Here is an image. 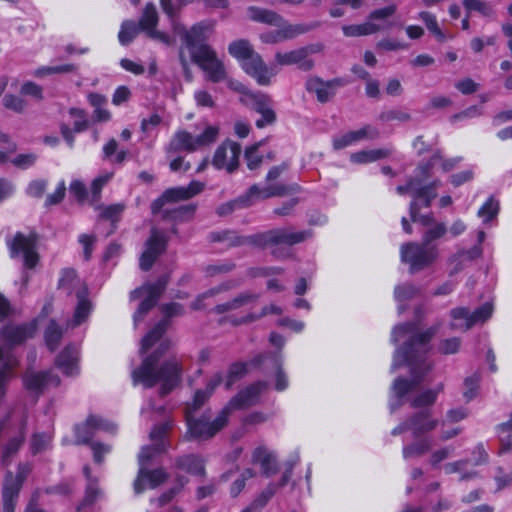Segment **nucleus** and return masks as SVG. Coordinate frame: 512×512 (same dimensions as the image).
Here are the masks:
<instances>
[{
    "label": "nucleus",
    "mask_w": 512,
    "mask_h": 512,
    "mask_svg": "<svg viewBox=\"0 0 512 512\" xmlns=\"http://www.w3.org/2000/svg\"><path fill=\"white\" fill-rule=\"evenodd\" d=\"M437 330V327H431L423 332H418V325L416 323L397 325L394 328L391 337L394 343L406 337H409V340L403 347L396 350L391 368L396 370L400 366L408 364L412 366V378L411 380L404 378L395 379L392 391L397 398V402L390 404L391 412L400 407L402 404L401 399L421 383L424 373L419 374L415 365L429 350V342Z\"/></svg>",
    "instance_id": "f257e3e1"
},
{
    "label": "nucleus",
    "mask_w": 512,
    "mask_h": 512,
    "mask_svg": "<svg viewBox=\"0 0 512 512\" xmlns=\"http://www.w3.org/2000/svg\"><path fill=\"white\" fill-rule=\"evenodd\" d=\"M168 349L169 343L162 341L151 354L143 358L141 366L132 371L134 385L142 384L145 388H151L160 383V393L165 395L180 383V360L176 356L163 359Z\"/></svg>",
    "instance_id": "f03ea898"
},
{
    "label": "nucleus",
    "mask_w": 512,
    "mask_h": 512,
    "mask_svg": "<svg viewBox=\"0 0 512 512\" xmlns=\"http://www.w3.org/2000/svg\"><path fill=\"white\" fill-rule=\"evenodd\" d=\"M168 425L160 424L155 426L150 432L151 445L141 448L138 455L139 471L134 481V491L136 494L142 493L146 488L154 489L167 479V473L161 469L147 470L146 466L157 455L166 450L164 436Z\"/></svg>",
    "instance_id": "7ed1b4c3"
},
{
    "label": "nucleus",
    "mask_w": 512,
    "mask_h": 512,
    "mask_svg": "<svg viewBox=\"0 0 512 512\" xmlns=\"http://www.w3.org/2000/svg\"><path fill=\"white\" fill-rule=\"evenodd\" d=\"M162 11L168 17L174 39H179V63L185 77L191 78L190 64L192 63V29L180 22L182 9L189 5L190 0H159Z\"/></svg>",
    "instance_id": "20e7f679"
},
{
    "label": "nucleus",
    "mask_w": 512,
    "mask_h": 512,
    "mask_svg": "<svg viewBox=\"0 0 512 512\" xmlns=\"http://www.w3.org/2000/svg\"><path fill=\"white\" fill-rule=\"evenodd\" d=\"M311 236L310 231H294L292 228H276L248 236L250 245L259 248L275 247L271 253L276 258L283 256L280 245L292 246L301 243Z\"/></svg>",
    "instance_id": "39448f33"
},
{
    "label": "nucleus",
    "mask_w": 512,
    "mask_h": 512,
    "mask_svg": "<svg viewBox=\"0 0 512 512\" xmlns=\"http://www.w3.org/2000/svg\"><path fill=\"white\" fill-rule=\"evenodd\" d=\"M194 64L203 72L206 81L219 83L226 79V66L209 44L194 45Z\"/></svg>",
    "instance_id": "423d86ee"
},
{
    "label": "nucleus",
    "mask_w": 512,
    "mask_h": 512,
    "mask_svg": "<svg viewBox=\"0 0 512 512\" xmlns=\"http://www.w3.org/2000/svg\"><path fill=\"white\" fill-rule=\"evenodd\" d=\"M32 471V465L28 462L17 466L16 474L7 471L2 484L3 512H15L20 491L24 481Z\"/></svg>",
    "instance_id": "0eeeda50"
},
{
    "label": "nucleus",
    "mask_w": 512,
    "mask_h": 512,
    "mask_svg": "<svg viewBox=\"0 0 512 512\" xmlns=\"http://www.w3.org/2000/svg\"><path fill=\"white\" fill-rule=\"evenodd\" d=\"M167 283L168 277L164 275L161 276L156 282L146 283L130 293V298L132 300H136L144 296V299L141 301L137 311L133 315L135 326H137L138 323L144 319L148 311H150L156 305L159 297L164 292Z\"/></svg>",
    "instance_id": "6e6552de"
},
{
    "label": "nucleus",
    "mask_w": 512,
    "mask_h": 512,
    "mask_svg": "<svg viewBox=\"0 0 512 512\" xmlns=\"http://www.w3.org/2000/svg\"><path fill=\"white\" fill-rule=\"evenodd\" d=\"M401 261L409 264L410 272H418L432 264L439 256L436 246L415 242L405 243L400 248Z\"/></svg>",
    "instance_id": "1a4fd4ad"
},
{
    "label": "nucleus",
    "mask_w": 512,
    "mask_h": 512,
    "mask_svg": "<svg viewBox=\"0 0 512 512\" xmlns=\"http://www.w3.org/2000/svg\"><path fill=\"white\" fill-rule=\"evenodd\" d=\"M7 246L11 258H21L26 268L35 267L38 262V254L36 252V242L32 236H26L18 232L12 239L7 240Z\"/></svg>",
    "instance_id": "9d476101"
},
{
    "label": "nucleus",
    "mask_w": 512,
    "mask_h": 512,
    "mask_svg": "<svg viewBox=\"0 0 512 512\" xmlns=\"http://www.w3.org/2000/svg\"><path fill=\"white\" fill-rule=\"evenodd\" d=\"M321 50V44H311L287 52L278 51L274 59L278 66L298 65L299 69L309 71L314 67V61L308 56Z\"/></svg>",
    "instance_id": "9b49d317"
},
{
    "label": "nucleus",
    "mask_w": 512,
    "mask_h": 512,
    "mask_svg": "<svg viewBox=\"0 0 512 512\" xmlns=\"http://www.w3.org/2000/svg\"><path fill=\"white\" fill-rule=\"evenodd\" d=\"M100 431L114 434L117 431V426L99 416L90 415L84 423L75 426L76 442L78 444H88L94 435Z\"/></svg>",
    "instance_id": "f8f14e48"
},
{
    "label": "nucleus",
    "mask_w": 512,
    "mask_h": 512,
    "mask_svg": "<svg viewBox=\"0 0 512 512\" xmlns=\"http://www.w3.org/2000/svg\"><path fill=\"white\" fill-rule=\"evenodd\" d=\"M316 24H292L289 22L276 26L278 29L266 31L259 35L262 43L277 44L283 41L292 40L302 34L308 33L314 29Z\"/></svg>",
    "instance_id": "ddd939ff"
},
{
    "label": "nucleus",
    "mask_w": 512,
    "mask_h": 512,
    "mask_svg": "<svg viewBox=\"0 0 512 512\" xmlns=\"http://www.w3.org/2000/svg\"><path fill=\"white\" fill-rule=\"evenodd\" d=\"M241 145L234 141H224L215 151L213 166L217 169H225L229 173L235 171L239 165Z\"/></svg>",
    "instance_id": "4468645a"
},
{
    "label": "nucleus",
    "mask_w": 512,
    "mask_h": 512,
    "mask_svg": "<svg viewBox=\"0 0 512 512\" xmlns=\"http://www.w3.org/2000/svg\"><path fill=\"white\" fill-rule=\"evenodd\" d=\"M440 181H434L429 185H422L418 179H411L406 185H401L396 188V191L400 195L410 193L413 200H423L424 207H430L433 199L436 198V189L440 185Z\"/></svg>",
    "instance_id": "2eb2a0df"
},
{
    "label": "nucleus",
    "mask_w": 512,
    "mask_h": 512,
    "mask_svg": "<svg viewBox=\"0 0 512 512\" xmlns=\"http://www.w3.org/2000/svg\"><path fill=\"white\" fill-rule=\"evenodd\" d=\"M227 423V411H223V409L213 420L206 416H202L194 420V439L208 440L222 430Z\"/></svg>",
    "instance_id": "dca6fc26"
},
{
    "label": "nucleus",
    "mask_w": 512,
    "mask_h": 512,
    "mask_svg": "<svg viewBox=\"0 0 512 512\" xmlns=\"http://www.w3.org/2000/svg\"><path fill=\"white\" fill-rule=\"evenodd\" d=\"M23 382L27 390L39 394L47 387L59 386L61 380L50 370L42 372L28 370L23 376Z\"/></svg>",
    "instance_id": "f3484780"
},
{
    "label": "nucleus",
    "mask_w": 512,
    "mask_h": 512,
    "mask_svg": "<svg viewBox=\"0 0 512 512\" xmlns=\"http://www.w3.org/2000/svg\"><path fill=\"white\" fill-rule=\"evenodd\" d=\"M266 387V382H257L248 386L233 397L223 408V411H227V416L229 417L233 410L246 408L255 404L258 396L264 389H266Z\"/></svg>",
    "instance_id": "a211bd4d"
},
{
    "label": "nucleus",
    "mask_w": 512,
    "mask_h": 512,
    "mask_svg": "<svg viewBox=\"0 0 512 512\" xmlns=\"http://www.w3.org/2000/svg\"><path fill=\"white\" fill-rule=\"evenodd\" d=\"M165 235L153 230L150 238L146 242V248L140 257V267L144 271H148L154 264L156 258L165 250Z\"/></svg>",
    "instance_id": "6ab92c4d"
},
{
    "label": "nucleus",
    "mask_w": 512,
    "mask_h": 512,
    "mask_svg": "<svg viewBox=\"0 0 512 512\" xmlns=\"http://www.w3.org/2000/svg\"><path fill=\"white\" fill-rule=\"evenodd\" d=\"M36 328L35 321L21 325L8 324L2 328L0 336L6 344L15 346L32 338L36 332Z\"/></svg>",
    "instance_id": "aec40b11"
},
{
    "label": "nucleus",
    "mask_w": 512,
    "mask_h": 512,
    "mask_svg": "<svg viewBox=\"0 0 512 512\" xmlns=\"http://www.w3.org/2000/svg\"><path fill=\"white\" fill-rule=\"evenodd\" d=\"M192 197V181L185 187H173L165 190L161 196L151 204L152 214H158L165 205L176 204Z\"/></svg>",
    "instance_id": "412c9836"
},
{
    "label": "nucleus",
    "mask_w": 512,
    "mask_h": 512,
    "mask_svg": "<svg viewBox=\"0 0 512 512\" xmlns=\"http://www.w3.org/2000/svg\"><path fill=\"white\" fill-rule=\"evenodd\" d=\"M241 68L261 86L270 85L271 78L274 76V73L268 68L261 55L257 52L243 62Z\"/></svg>",
    "instance_id": "4be33fe9"
},
{
    "label": "nucleus",
    "mask_w": 512,
    "mask_h": 512,
    "mask_svg": "<svg viewBox=\"0 0 512 512\" xmlns=\"http://www.w3.org/2000/svg\"><path fill=\"white\" fill-rule=\"evenodd\" d=\"M55 366L67 377H75L80 372L79 350L76 345H67L56 357Z\"/></svg>",
    "instance_id": "5701e85b"
},
{
    "label": "nucleus",
    "mask_w": 512,
    "mask_h": 512,
    "mask_svg": "<svg viewBox=\"0 0 512 512\" xmlns=\"http://www.w3.org/2000/svg\"><path fill=\"white\" fill-rule=\"evenodd\" d=\"M298 190L297 185L286 186L284 184L269 185L266 187H259L257 184L252 185L247 193L244 195L250 205L254 200L267 199L272 197H281Z\"/></svg>",
    "instance_id": "b1692460"
},
{
    "label": "nucleus",
    "mask_w": 512,
    "mask_h": 512,
    "mask_svg": "<svg viewBox=\"0 0 512 512\" xmlns=\"http://www.w3.org/2000/svg\"><path fill=\"white\" fill-rule=\"evenodd\" d=\"M378 137V129L371 125H366L358 130L349 131L341 136L335 137L333 139V147L336 150H340L361 140H373L377 139Z\"/></svg>",
    "instance_id": "393cba45"
},
{
    "label": "nucleus",
    "mask_w": 512,
    "mask_h": 512,
    "mask_svg": "<svg viewBox=\"0 0 512 512\" xmlns=\"http://www.w3.org/2000/svg\"><path fill=\"white\" fill-rule=\"evenodd\" d=\"M342 85L343 82L340 79L325 82L318 77H312L307 80L306 89L314 93L319 102L325 103L334 96L336 88Z\"/></svg>",
    "instance_id": "a878e982"
},
{
    "label": "nucleus",
    "mask_w": 512,
    "mask_h": 512,
    "mask_svg": "<svg viewBox=\"0 0 512 512\" xmlns=\"http://www.w3.org/2000/svg\"><path fill=\"white\" fill-rule=\"evenodd\" d=\"M252 463L259 464L262 473L270 477L278 472V464L274 452L268 450L264 445H260L252 452Z\"/></svg>",
    "instance_id": "bb28decb"
},
{
    "label": "nucleus",
    "mask_w": 512,
    "mask_h": 512,
    "mask_svg": "<svg viewBox=\"0 0 512 512\" xmlns=\"http://www.w3.org/2000/svg\"><path fill=\"white\" fill-rule=\"evenodd\" d=\"M17 357L10 351L0 347V400L5 395V385L12 377L14 369L18 366Z\"/></svg>",
    "instance_id": "cd10ccee"
},
{
    "label": "nucleus",
    "mask_w": 512,
    "mask_h": 512,
    "mask_svg": "<svg viewBox=\"0 0 512 512\" xmlns=\"http://www.w3.org/2000/svg\"><path fill=\"white\" fill-rule=\"evenodd\" d=\"M247 11L249 18L254 22L263 23L274 27L288 22L284 19V17L273 10L251 6Z\"/></svg>",
    "instance_id": "c85d7f7f"
},
{
    "label": "nucleus",
    "mask_w": 512,
    "mask_h": 512,
    "mask_svg": "<svg viewBox=\"0 0 512 512\" xmlns=\"http://www.w3.org/2000/svg\"><path fill=\"white\" fill-rule=\"evenodd\" d=\"M88 289L87 287H81L77 290V306L73 315L72 320L68 323V326L76 327L82 324L89 316L92 306L91 302L87 299Z\"/></svg>",
    "instance_id": "c756f323"
},
{
    "label": "nucleus",
    "mask_w": 512,
    "mask_h": 512,
    "mask_svg": "<svg viewBox=\"0 0 512 512\" xmlns=\"http://www.w3.org/2000/svg\"><path fill=\"white\" fill-rule=\"evenodd\" d=\"M410 430L414 436L426 434L436 428L438 420L433 419L429 412L421 411L416 413L410 419Z\"/></svg>",
    "instance_id": "7c9ffc66"
},
{
    "label": "nucleus",
    "mask_w": 512,
    "mask_h": 512,
    "mask_svg": "<svg viewBox=\"0 0 512 512\" xmlns=\"http://www.w3.org/2000/svg\"><path fill=\"white\" fill-rule=\"evenodd\" d=\"M26 423H27V418L25 417L23 422H22L19 435L15 436V437H12L4 445V447L2 449V453H1V461H2L3 465H9L10 464L12 457L18 452V450L20 449V447L24 443Z\"/></svg>",
    "instance_id": "2f4dec72"
},
{
    "label": "nucleus",
    "mask_w": 512,
    "mask_h": 512,
    "mask_svg": "<svg viewBox=\"0 0 512 512\" xmlns=\"http://www.w3.org/2000/svg\"><path fill=\"white\" fill-rule=\"evenodd\" d=\"M240 102L251 107L259 114L272 108L271 97L262 92H251L250 94H247L246 97H240Z\"/></svg>",
    "instance_id": "473e14b6"
},
{
    "label": "nucleus",
    "mask_w": 512,
    "mask_h": 512,
    "mask_svg": "<svg viewBox=\"0 0 512 512\" xmlns=\"http://www.w3.org/2000/svg\"><path fill=\"white\" fill-rule=\"evenodd\" d=\"M228 52L240 62V65L256 53L251 43L246 39L232 41L228 45Z\"/></svg>",
    "instance_id": "72a5a7b5"
},
{
    "label": "nucleus",
    "mask_w": 512,
    "mask_h": 512,
    "mask_svg": "<svg viewBox=\"0 0 512 512\" xmlns=\"http://www.w3.org/2000/svg\"><path fill=\"white\" fill-rule=\"evenodd\" d=\"M209 241L224 243L226 247H236L250 244V241H248V236H238L235 232L227 230L210 233Z\"/></svg>",
    "instance_id": "f704fd0d"
},
{
    "label": "nucleus",
    "mask_w": 512,
    "mask_h": 512,
    "mask_svg": "<svg viewBox=\"0 0 512 512\" xmlns=\"http://www.w3.org/2000/svg\"><path fill=\"white\" fill-rule=\"evenodd\" d=\"M383 28L381 24L367 21L362 24L343 26L342 31L346 37H358L374 34Z\"/></svg>",
    "instance_id": "c9c22d12"
},
{
    "label": "nucleus",
    "mask_w": 512,
    "mask_h": 512,
    "mask_svg": "<svg viewBox=\"0 0 512 512\" xmlns=\"http://www.w3.org/2000/svg\"><path fill=\"white\" fill-rule=\"evenodd\" d=\"M168 325L167 319H163L158 322L155 327L150 330L141 341L140 353L141 355L146 354L150 348H152L164 334Z\"/></svg>",
    "instance_id": "e433bc0d"
},
{
    "label": "nucleus",
    "mask_w": 512,
    "mask_h": 512,
    "mask_svg": "<svg viewBox=\"0 0 512 512\" xmlns=\"http://www.w3.org/2000/svg\"><path fill=\"white\" fill-rule=\"evenodd\" d=\"M159 21L158 12L153 3H148L145 6L143 14L139 20L138 26L141 30H143L147 36L156 29V26Z\"/></svg>",
    "instance_id": "4c0bfd02"
},
{
    "label": "nucleus",
    "mask_w": 512,
    "mask_h": 512,
    "mask_svg": "<svg viewBox=\"0 0 512 512\" xmlns=\"http://www.w3.org/2000/svg\"><path fill=\"white\" fill-rule=\"evenodd\" d=\"M58 285L59 288L66 291L68 294L75 293L76 295L77 290L81 287H86V285L77 277L76 272L73 269H64L62 271Z\"/></svg>",
    "instance_id": "58836bf2"
},
{
    "label": "nucleus",
    "mask_w": 512,
    "mask_h": 512,
    "mask_svg": "<svg viewBox=\"0 0 512 512\" xmlns=\"http://www.w3.org/2000/svg\"><path fill=\"white\" fill-rule=\"evenodd\" d=\"M215 26V20H204L194 25V45L208 44L207 40L213 35Z\"/></svg>",
    "instance_id": "ea45409f"
},
{
    "label": "nucleus",
    "mask_w": 512,
    "mask_h": 512,
    "mask_svg": "<svg viewBox=\"0 0 512 512\" xmlns=\"http://www.w3.org/2000/svg\"><path fill=\"white\" fill-rule=\"evenodd\" d=\"M219 135L218 125H207L194 135V150L213 144Z\"/></svg>",
    "instance_id": "a19ab883"
},
{
    "label": "nucleus",
    "mask_w": 512,
    "mask_h": 512,
    "mask_svg": "<svg viewBox=\"0 0 512 512\" xmlns=\"http://www.w3.org/2000/svg\"><path fill=\"white\" fill-rule=\"evenodd\" d=\"M390 153L391 152L388 149L359 151V152L353 153L350 156V160L353 163L366 164V163L377 161L379 159L386 158L390 155Z\"/></svg>",
    "instance_id": "79ce46f5"
},
{
    "label": "nucleus",
    "mask_w": 512,
    "mask_h": 512,
    "mask_svg": "<svg viewBox=\"0 0 512 512\" xmlns=\"http://www.w3.org/2000/svg\"><path fill=\"white\" fill-rule=\"evenodd\" d=\"M63 336V329L59 324L54 320H50L48 326L44 332V340L47 348L50 351H54Z\"/></svg>",
    "instance_id": "37998d69"
},
{
    "label": "nucleus",
    "mask_w": 512,
    "mask_h": 512,
    "mask_svg": "<svg viewBox=\"0 0 512 512\" xmlns=\"http://www.w3.org/2000/svg\"><path fill=\"white\" fill-rule=\"evenodd\" d=\"M221 376L214 375L207 383L205 389H199L194 393V410L200 408L211 397L215 388L220 384Z\"/></svg>",
    "instance_id": "c03bdc74"
},
{
    "label": "nucleus",
    "mask_w": 512,
    "mask_h": 512,
    "mask_svg": "<svg viewBox=\"0 0 512 512\" xmlns=\"http://www.w3.org/2000/svg\"><path fill=\"white\" fill-rule=\"evenodd\" d=\"M497 433L501 443L499 454L512 451V415L507 422L497 426Z\"/></svg>",
    "instance_id": "a18cd8bd"
},
{
    "label": "nucleus",
    "mask_w": 512,
    "mask_h": 512,
    "mask_svg": "<svg viewBox=\"0 0 512 512\" xmlns=\"http://www.w3.org/2000/svg\"><path fill=\"white\" fill-rule=\"evenodd\" d=\"M192 150V136L188 132H178L175 134L169 146L167 148V152L171 154L172 152H182V151H191Z\"/></svg>",
    "instance_id": "49530a36"
},
{
    "label": "nucleus",
    "mask_w": 512,
    "mask_h": 512,
    "mask_svg": "<svg viewBox=\"0 0 512 512\" xmlns=\"http://www.w3.org/2000/svg\"><path fill=\"white\" fill-rule=\"evenodd\" d=\"M264 144V140L247 146L244 151V159L249 170L258 169L263 162V155L259 154V148Z\"/></svg>",
    "instance_id": "de8ad7c7"
},
{
    "label": "nucleus",
    "mask_w": 512,
    "mask_h": 512,
    "mask_svg": "<svg viewBox=\"0 0 512 512\" xmlns=\"http://www.w3.org/2000/svg\"><path fill=\"white\" fill-rule=\"evenodd\" d=\"M141 29L138 24L132 20H125L121 24L120 31L118 33V39L121 45L126 46L130 44L133 39L137 36Z\"/></svg>",
    "instance_id": "09e8293b"
},
{
    "label": "nucleus",
    "mask_w": 512,
    "mask_h": 512,
    "mask_svg": "<svg viewBox=\"0 0 512 512\" xmlns=\"http://www.w3.org/2000/svg\"><path fill=\"white\" fill-rule=\"evenodd\" d=\"M450 316L453 319L451 323L452 329H457L461 331H467L470 328H466L465 325L468 322H471V312L464 307H457L450 311Z\"/></svg>",
    "instance_id": "8fccbe9b"
},
{
    "label": "nucleus",
    "mask_w": 512,
    "mask_h": 512,
    "mask_svg": "<svg viewBox=\"0 0 512 512\" xmlns=\"http://www.w3.org/2000/svg\"><path fill=\"white\" fill-rule=\"evenodd\" d=\"M432 446V442L429 438H423L417 442H414L403 448V457L405 459L411 457H418L427 453Z\"/></svg>",
    "instance_id": "3c124183"
},
{
    "label": "nucleus",
    "mask_w": 512,
    "mask_h": 512,
    "mask_svg": "<svg viewBox=\"0 0 512 512\" xmlns=\"http://www.w3.org/2000/svg\"><path fill=\"white\" fill-rule=\"evenodd\" d=\"M52 434L47 432L34 433L31 437L30 449L33 455L48 450L51 446Z\"/></svg>",
    "instance_id": "603ef678"
},
{
    "label": "nucleus",
    "mask_w": 512,
    "mask_h": 512,
    "mask_svg": "<svg viewBox=\"0 0 512 512\" xmlns=\"http://www.w3.org/2000/svg\"><path fill=\"white\" fill-rule=\"evenodd\" d=\"M442 390L443 384H439L435 389H428L422 392L411 401V406L413 408H419L432 405L436 401L438 393Z\"/></svg>",
    "instance_id": "864d4df0"
},
{
    "label": "nucleus",
    "mask_w": 512,
    "mask_h": 512,
    "mask_svg": "<svg viewBox=\"0 0 512 512\" xmlns=\"http://www.w3.org/2000/svg\"><path fill=\"white\" fill-rule=\"evenodd\" d=\"M493 304L490 302L484 303L482 306H480L475 311L471 312V322H468L465 327L466 328H472L477 323H484L486 322L493 314Z\"/></svg>",
    "instance_id": "5fc2aeb1"
},
{
    "label": "nucleus",
    "mask_w": 512,
    "mask_h": 512,
    "mask_svg": "<svg viewBox=\"0 0 512 512\" xmlns=\"http://www.w3.org/2000/svg\"><path fill=\"white\" fill-rule=\"evenodd\" d=\"M463 6L467 12L476 11L483 17H493L495 11L492 6L483 0H463Z\"/></svg>",
    "instance_id": "6e6d98bb"
},
{
    "label": "nucleus",
    "mask_w": 512,
    "mask_h": 512,
    "mask_svg": "<svg viewBox=\"0 0 512 512\" xmlns=\"http://www.w3.org/2000/svg\"><path fill=\"white\" fill-rule=\"evenodd\" d=\"M424 206L423 200H412L409 206L410 217L413 222L420 223L423 226H429L434 223L432 214L421 215L420 209Z\"/></svg>",
    "instance_id": "4d7b16f0"
},
{
    "label": "nucleus",
    "mask_w": 512,
    "mask_h": 512,
    "mask_svg": "<svg viewBox=\"0 0 512 512\" xmlns=\"http://www.w3.org/2000/svg\"><path fill=\"white\" fill-rule=\"evenodd\" d=\"M75 69L76 66L73 64L42 66L35 71V76L44 77L52 74L70 73L75 71Z\"/></svg>",
    "instance_id": "13d9d810"
},
{
    "label": "nucleus",
    "mask_w": 512,
    "mask_h": 512,
    "mask_svg": "<svg viewBox=\"0 0 512 512\" xmlns=\"http://www.w3.org/2000/svg\"><path fill=\"white\" fill-rule=\"evenodd\" d=\"M499 212V202L490 197L478 210V216L483 219L484 222H488L497 216Z\"/></svg>",
    "instance_id": "bf43d9fd"
},
{
    "label": "nucleus",
    "mask_w": 512,
    "mask_h": 512,
    "mask_svg": "<svg viewBox=\"0 0 512 512\" xmlns=\"http://www.w3.org/2000/svg\"><path fill=\"white\" fill-rule=\"evenodd\" d=\"M247 372V366L245 363H234L229 367L225 386L230 389L232 385L241 379Z\"/></svg>",
    "instance_id": "052dcab7"
},
{
    "label": "nucleus",
    "mask_w": 512,
    "mask_h": 512,
    "mask_svg": "<svg viewBox=\"0 0 512 512\" xmlns=\"http://www.w3.org/2000/svg\"><path fill=\"white\" fill-rule=\"evenodd\" d=\"M83 472L87 478V488H86V495H85V498H84V501H83V505H89V504H92L98 493H99V490H98V487L96 485V481L93 480L90 476V468L88 466H85L83 468Z\"/></svg>",
    "instance_id": "680f3d73"
},
{
    "label": "nucleus",
    "mask_w": 512,
    "mask_h": 512,
    "mask_svg": "<svg viewBox=\"0 0 512 512\" xmlns=\"http://www.w3.org/2000/svg\"><path fill=\"white\" fill-rule=\"evenodd\" d=\"M419 19H421L425 23L427 29L431 33H433L438 39H444V34L439 28L436 17L433 14L426 11L420 12Z\"/></svg>",
    "instance_id": "e2e57ef3"
},
{
    "label": "nucleus",
    "mask_w": 512,
    "mask_h": 512,
    "mask_svg": "<svg viewBox=\"0 0 512 512\" xmlns=\"http://www.w3.org/2000/svg\"><path fill=\"white\" fill-rule=\"evenodd\" d=\"M277 491V486L274 483H270L265 490H263L251 503V505L259 510L263 508L269 500L273 497V495Z\"/></svg>",
    "instance_id": "0e129e2a"
},
{
    "label": "nucleus",
    "mask_w": 512,
    "mask_h": 512,
    "mask_svg": "<svg viewBox=\"0 0 512 512\" xmlns=\"http://www.w3.org/2000/svg\"><path fill=\"white\" fill-rule=\"evenodd\" d=\"M446 232H447V227L444 223H442V222L436 223L432 228L428 229L424 233V235L422 237L423 244L429 246V244L432 241L443 237Z\"/></svg>",
    "instance_id": "69168bd1"
},
{
    "label": "nucleus",
    "mask_w": 512,
    "mask_h": 512,
    "mask_svg": "<svg viewBox=\"0 0 512 512\" xmlns=\"http://www.w3.org/2000/svg\"><path fill=\"white\" fill-rule=\"evenodd\" d=\"M480 383V375L474 373L472 376H469L464 381V397L467 400L473 399L477 395V391Z\"/></svg>",
    "instance_id": "338daca9"
},
{
    "label": "nucleus",
    "mask_w": 512,
    "mask_h": 512,
    "mask_svg": "<svg viewBox=\"0 0 512 512\" xmlns=\"http://www.w3.org/2000/svg\"><path fill=\"white\" fill-rule=\"evenodd\" d=\"M112 177L113 173H104L92 181L91 194L93 201L99 200L102 188L112 179Z\"/></svg>",
    "instance_id": "774afa93"
}]
</instances>
